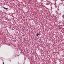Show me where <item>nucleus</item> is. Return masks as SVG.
Instances as JSON below:
<instances>
[{"label": "nucleus", "instance_id": "nucleus-1", "mask_svg": "<svg viewBox=\"0 0 64 64\" xmlns=\"http://www.w3.org/2000/svg\"><path fill=\"white\" fill-rule=\"evenodd\" d=\"M3 8H4V9H5L6 10H8V8H5V7H3Z\"/></svg>", "mask_w": 64, "mask_h": 64}, {"label": "nucleus", "instance_id": "nucleus-2", "mask_svg": "<svg viewBox=\"0 0 64 64\" xmlns=\"http://www.w3.org/2000/svg\"><path fill=\"white\" fill-rule=\"evenodd\" d=\"M40 35V34H37L36 35V36L38 37V35Z\"/></svg>", "mask_w": 64, "mask_h": 64}, {"label": "nucleus", "instance_id": "nucleus-6", "mask_svg": "<svg viewBox=\"0 0 64 64\" xmlns=\"http://www.w3.org/2000/svg\"><path fill=\"white\" fill-rule=\"evenodd\" d=\"M59 15H60V14H59Z\"/></svg>", "mask_w": 64, "mask_h": 64}, {"label": "nucleus", "instance_id": "nucleus-5", "mask_svg": "<svg viewBox=\"0 0 64 64\" xmlns=\"http://www.w3.org/2000/svg\"><path fill=\"white\" fill-rule=\"evenodd\" d=\"M26 59V58H24V60H25Z\"/></svg>", "mask_w": 64, "mask_h": 64}, {"label": "nucleus", "instance_id": "nucleus-3", "mask_svg": "<svg viewBox=\"0 0 64 64\" xmlns=\"http://www.w3.org/2000/svg\"><path fill=\"white\" fill-rule=\"evenodd\" d=\"M56 13L57 14H58V11H56Z\"/></svg>", "mask_w": 64, "mask_h": 64}, {"label": "nucleus", "instance_id": "nucleus-4", "mask_svg": "<svg viewBox=\"0 0 64 64\" xmlns=\"http://www.w3.org/2000/svg\"><path fill=\"white\" fill-rule=\"evenodd\" d=\"M3 64H4V62H3Z\"/></svg>", "mask_w": 64, "mask_h": 64}]
</instances>
